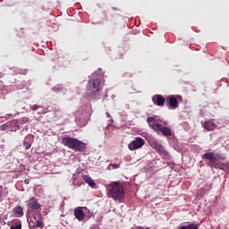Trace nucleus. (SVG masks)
<instances>
[{"instance_id": "obj_20", "label": "nucleus", "mask_w": 229, "mask_h": 229, "mask_svg": "<svg viewBox=\"0 0 229 229\" xmlns=\"http://www.w3.org/2000/svg\"><path fill=\"white\" fill-rule=\"evenodd\" d=\"M3 199V186H0V201Z\"/></svg>"}, {"instance_id": "obj_8", "label": "nucleus", "mask_w": 229, "mask_h": 229, "mask_svg": "<svg viewBox=\"0 0 229 229\" xmlns=\"http://www.w3.org/2000/svg\"><path fill=\"white\" fill-rule=\"evenodd\" d=\"M150 146L153 148V149H156L159 155H163L164 157H169V152L165 150V148L162 146V144L157 140H152L149 142Z\"/></svg>"}, {"instance_id": "obj_5", "label": "nucleus", "mask_w": 229, "mask_h": 229, "mask_svg": "<svg viewBox=\"0 0 229 229\" xmlns=\"http://www.w3.org/2000/svg\"><path fill=\"white\" fill-rule=\"evenodd\" d=\"M62 144L75 151H83V149H87V144L75 138L64 137L62 139Z\"/></svg>"}, {"instance_id": "obj_16", "label": "nucleus", "mask_w": 229, "mask_h": 229, "mask_svg": "<svg viewBox=\"0 0 229 229\" xmlns=\"http://www.w3.org/2000/svg\"><path fill=\"white\" fill-rule=\"evenodd\" d=\"M8 128H10V123H6L0 125L1 131H6V130H8Z\"/></svg>"}, {"instance_id": "obj_13", "label": "nucleus", "mask_w": 229, "mask_h": 229, "mask_svg": "<svg viewBox=\"0 0 229 229\" xmlns=\"http://www.w3.org/2000/svg\"><path fill=\"white\" fill-rule=\"evenodd\" d=\"M84 182L89 185L92 189H96L98 186L96 185V182H94V180L90 178L89 175L83 176Z\"/></svg>"}, {"instance_id": "obj_11", "label": "nucleus", "mask_w": 229, "mask_h": 229, "mask_svg": "<svg viewBox=\"0 0 229 229\" xmlns=\"http://www.w3.org/2000/svg\"><path fill=\"white\" fill-rule=\"evenodd\" d=\"M74 216L78 221H83L85 219V213L81 209V208H76L73 211Z\"/></svg>"}, {"instance_id": "obj_4", "label": "nucleus", "mask_w": 229, "mask_h": 229, "mask_svg": "<svg viewBox=\"0 0 229 229\" xmlns=\"http://www.w3.org/2000/svg\"><path fill=\"white\" fill-rule=\"evenodd\" d=\"M147 123L149 128H151V130L156 131V133H157L158 135H160V133L164 137H171V135H173V131H171V128L163 126L162 124L157 123V119L153 117H148Z\"/></svg>"}, {"instance_id": "obj_21", "label": "nucleus", "mask_w": 229, "mask_h": 229, "mask_svg": "<svg viewBox=\"0 0 229 229\" xmlns=\"http://www.w3.org/2000/svg\"><path fill=\"white\" fill-rule=\"evenodd\" d=\"M24 183H26V185H28L30 183V179H25Z\"/></svg>"}, {"instance_id": "obj_3", "label": "nucleus", "mask_w": 229, "mask_h": 229, "mask_svg": "<svg viewBox=\"0 0 229 229\" xmlns=\"http://www.w3.org/2000/svg\"><path fill=\"white\" fill-rule=\"evenodd\" d=\"M203 160H209V167H214L215 169H221L222 171H225L226 167H228V165L221 162L220 160H223V157L219 154L214 155V152H208L202 156Z\"/></svg>"}, {"instance_id": "obj_19", "label": "nucleus", "mask_w": 229, "mask_h": 229, "mask_svg": "<svg viewBox=\"0 0 229 229\" xmlns=\"http://www.w3.org/2000/svg\"><path fill=\"white\" fill-rule=\"evenodd\" d=\"M22 226L21 225L11 226V229H21Z\"/></svg>"}, {"instance_id": "obj_18", "label": "nucleus", "mask_w": 229, "mask_h": 229, "mask_svg": "<svg viewBox=\"0 0 229 229\" xmlns=\"http://www.w3.org/2000/svg\"><path fill=\"white\" fill-rule=\"evenodd\" d=\"M38 108H40V106H38V105H34L31 106V110L33 112H37V110H38Z\"/></svg>"}, {"instance_id": "obj_9", "label": "nucleus", "mask_w": 229, "mask_h": 229, "mask_svg": "<svg viewBox=\"0 0 229 229\" xmlns=\"http://www.w3.org/2000/svg\"><path fill=\"white\" fill-rule=\"evenodd\" d=\"M165 101H167L168 106L173 110H175V108H178V99L176 98V97H174L173 95L168 96L165 98Z\"/></svg>"}, {"instance_id": "obj_6", "label": "nucleus", "mask_w": 229, "mask_h": 229, "mask_svg": "<svg viewBox=\"0 0 229 229\" xmlns=\"http://www.w3.org/2000/svg\"><path fill=\"white\" fill-rule=\"evenodd\" d=\"M102 89L101 79H90L86 86V94L89 97L96 96L98 92H101Z\"/></svg>"}, {"instance_id": "obj_7", "label": "nucleus", "mask_w": 229, "mask_h": 229, "mask_svg": "<svg viewBox=\"0 0 229 229\" xmlns=\"http://www.w3.org/2000/svg\"><path fill=\"white\" fill-rule=\"evenodd\" d=\"M144 144H146V141L144 140V139L140 137H137L134 139V140L129 143L128 148L130 151H135V149H140V148H142Z\"/></svg>"}, {"instance_id": "obj_22", "label": "nucleus", "mask_w": 229, "mask_h": 229, "mask_svg": "<svg viewBox=\"0 0 229 229\" xmlns=\"http://www.w3.org/2000/svg\"><path fill=\"white\" fill-rule=\"evenodd\" d=\"M113 10H117V8H115V7H113Z\"/></svg>"}, {"instance_id": "obj_12", "label": "nucleus", "mask_w": 229, "mask_h": 229, "mask_svg": "<svg viewBox=\"0 0 229 229\" xmlns=\"http://www.w3.org/2000/svg\"><path fill=\"white\" fill-rule=\"evenodd\" d=\"M202 126L205 130H208V131H214V128H216V123H214V120H209L202 123Z\"/></svg>"}, {"instance_id": "obj_1", "label": "nucleus", "mask_w": 229, "mask_h": 229, "mask_svg": "<svg viewBox=\"0 0 229 229\" xmlns=\"http://www.w3.org/2000/svg\"><path fill=\"white\" fill-rule=\"evenodd\" d=\"M27 207L29 213L36 212V214L32 215V219L29 224V228H42L44 226V223L42 222V215L40 214V210H42V205L40 202H38V199L35 197H32L27 201Z\"/></svg>"}, {"instance_id": "obj_15", "label": "nucleus", "mask_w": 229, "mask_h": 229, "mask_svg": "<svg viewBox=\"0 0 229 229\" xmlns=\"http://www.w3.org/2000/svg\"><path fill=\"white\" fill-rule=\"evenodd\" d=\"M64 90V87L62 85H56L52 89L53 92H62Z\"/></svg>"}, {"instance_id": "obj_14", "label": "nucleus", "mask_w": 229, "mask_h": 229, "mask_svg": "<svg viewBox=\"0 0 229 229\" xmlns=\"http://www.w3.org/2000/svg\"><path fill=\"white\" fill-rule=\"evenodd\" d=\"M13 213L16 214L17 216H24V212L21 206H16L13 208Z\"/></svg>"}, {"instance_id": "obj_2", "label": "nucleus", "mask_w": 229, "mask_h": 229, "mask_svg": "<svg viewBox=\"0 0 229 229\" xmlns=\"http://www.w3.org/2000/svg\"><path fill=\"white\" fill-rule=\"evenodd\" d=\"M107 195L109 198H113L114 201L123 203L126 196V191H124V185L118 182H111L107 187Z\"/></svg>"}, {"instance_id": "obj_10", "label": "nucleus", "mask_w": 229, "mask_h": 229, "mask_svg": "<svg viewBox=\"0 0 229 229\" xmlns=\"http://www.w3.org/2000/svg\"><path fill=\"white\" fill-rule=\"evenodd\" d=\"M152 101L157 106H164L165 103V98L162 97V95H156L152 98Z\"/></svg>"}, {"instance_id": "obj_17", "label": "nucleus", "mask_w": 229, "mask_h": 229, "mask_svg": "<svg viewBox=\"0 0 229 229\" xmlns=\"http://www.w3.org/2000/svg\"><path fill=\"white\" fill-rule=\"evenodd\" d=\"M23 146H24L26 150L31 148V143H28L27 141H23Z\"/></svg>"}]
</instances>
